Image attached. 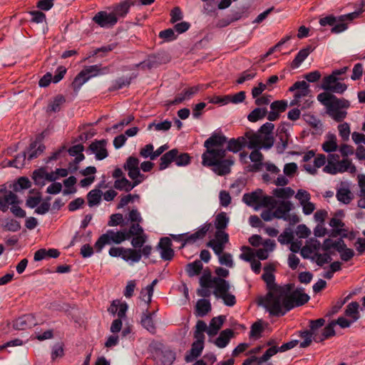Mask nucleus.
I'll return each mask as SVG.
<instances>
[{"mask_svg":"<svg viewBox=\"0 0 365 365\" xmlns=\"http://www.w3.org/2000/svg\"><path fill=\"white\" fill-rule=\"evenodd\" d=\"M294 286L287 284L269 292L262 300V304L272 315L282 316L295 307L307 303L309 297L303 289L293 290Z\"/></svg>","mask_w":365,"mask_h":365,"instance_id":"nucleus-1","label":"nucleus"},{"mask_svg":"<svg viewBox=\"0 0 365 365\" xmlns=\"http://www.w3.org/2000/svg\"><path fill=\"white\" fill-rule=\"evenodd\" d=\"M200 284L202 288H214L213 294L222 299L226 306L233 307L236 304L235 295L230 292L231 286L225 279L212 277L210 273L203 274L200 278Z\"/></svg>","mask_w":365,"mask_h":365,"instance_id":"nucleus-2","label":"nucleus"},{"mask_svg":"<svg viewBox=\"0 0 365 365\" xmlns=\"http://www.w3.org/2000/svg\"><path fill=\"white\" fill-rule=\"evenodd\" d=\"M317 100L327 108V114L337 122L342 121L346 116V111L350 106L349 101L338 98L333 94L324 92L317 96Z\"/></svg>","mask_w":365,"mask_h":365,"instance_id":"nucleus-3","label":"nucleus"},{"mask_svg":"<svg viewBox=\"0 0 365 365\" xmlns=\"http://www.w3.org/2000/svg\"><path fill=\"white\" fill-rule=\"evenodd\" d=\"M228 223L229 217L225 212H222L215 217V227L217 230L215 237L207 243V246L217 253L222 250L223 243H227L229 241V235L224 231Z\"/></svg>","mask_w":365,"mask_h":365,"instance_id":"nucleus-4","label":"nucleus"},{"mask_svg":"<svg viewBox=\"0 0 365 365\" xmlns=\"http://www.w3.org/2000/svg\"><path fill=\"white\" fill-rule=\"evenodd\" d=\"M0 210L6 212L9 206L11 212L17 217L23 218L26 216V212L19 207L20 200L17 195L11 190H7L4 186L0 189Z\"/></svg>","mask_w":365,"mask_h":365,"instance_id":"nucleus-5","label":"nucleus"},{"mask_svg":"<svg viewBox=\"0 0 365 365\" xmlns=\"http://www.w3.org/2000/svg\"><path fill=\"white\" fill-rule=\"evenodd\" d=\"M242 201L249 206L255 207L256 210L259 207L274 208L277 205V200L272 196L264 195L261 189L244 194Z\"/></svg>","mask_w":365,"mask_h":365,"instance_id":"nucleus-6","label":"nucleus"},{"mask_svg":"<svg viewBox=\"0 0 365 365\" xmlns=\"http://www.w3.org/2000/svg\"><path fill=\"white\" fill-rule=\"evenodd\" d=\"M348 70V67L345 66L340 69H336L332 71L331 74L325 76L322 79L321 88L324 91H329L333 93H342L346 88L347 86L344 83L339 82V80H342L339 76L344 74Z\"/></svg>","mask_w":365,"mask_h":365,"instance_id":"nucleus-7","label":"nucleus"},{"mask_svg":"<svg viewBox=\"0 0 365 365\" xmlns=\"http://www.w3.org/2000/svg\"><path fill=\"white\" fill-rule=\"evenodd\" d=\"M126 240H128L127 229H123L117 232L109 230L98 239L94 247L96 249V251L100 252L106 245H109L112 242L120 244Z\"/></svg>","mask_w":365,"mask_h":365,"instance_id":"nucleus-8","label":"nucleus"},{"mask_svg":"<svg viewBox=\"0 0 365 365\" xmlns=\"http://www.w3.org/2000/svg\"><path fill=\"white\" fill-rule=\"evenodd\" d=\"M108 252L111 257H120L130 264L137 263L140 260V252L135 249L113 247Z\"/></svg>","mask_w":365,"mask_h":365,"instance_id":"nucleus-9","label":"nucleus"},{"mask_svg":"<svg viewBox=\"0 0 365 365\" xmlns=\"http://www.w3.org/2000/svg\"><path fill=\"white\" fill-rule=\"evenodd\" d=\"M323 170L327 173L335 175L339 173H342L345 172L355 173L356 169L350 160L344 158L335 163H331V162L327 163L324 167Z\"/></svg>","mask_w":365,"mask_h":365,"instance_id":"nucleus-10","label":"nucleus"},{"mask_svg":"<svg viewBox=\"0 0 365 365\" xmlns=\"http://www.w3.org/2000/svg\"><path fill=\"white\" fill-rule=\"evenodd\" d=\"M292 203L290 201H277V205L274 207L275 208L274 210L275 218L282 219L284 221L293 222L294 223L298 222L299 217L297 215L291 216L289 215V212L292 209Z\"/></svg>","mask_w":365,"mask_h":365,"instance_id":"nucleus-11","label":"nucleus"},{"mask_svg":"<svg viewBox=\"0 0 365 365\" xmlns=\"http://www.w3.org/2000/svg\"><path fill=\"white\" fill-rule=\"evenodd\" d=\"M226 155V150L223 148H206L202 155V164L204 166L211 167L219 160L223 159Z\"/></svg>","mask_w":365,"mask_h":365,"instance_id":"nucleus-12","label":"nucleus"},{"mask_svg":"<svg viewBox=\"0 0 365 365\" xmlns=\"http://www.w3.org/2000/svg\"><path fill=\"white\" fill-rule=\"evenodd\" d=\"M139 160L133 156H130L124 164V169L128 171V175L131 180H138L143 182L145 176L140 173L139 168Z\"/></svg>","mask_w":365,"mask_h":365,"instance_id":"nucleus-13","label":"nucleus"},{"mask_svg":"<svg viewBox=\"0 0 365 365\" xmlns=\"http://www.w3.org/2000/svg\"><path fill=\"white\" fill-rule=\"evenodd\" d=\"M93 21L103 28L113 27L118 22V17L113 13L99 11L93 18Z\"/></svg>","mask_w":365,"mask_h":365,"instance_id":"nucleus-14","label":"nucleus"},{"mask_svg":"<svg viewBox=\"0 0 365 365\" xmlns=\"http://www.w3.org/2000/svg\"><path fill=\"white\" fill-rule=\"evenodd\" d=\"M171 240L168 237H162L157 246L160 257L165 261H170L174 257Z\"/></svg>","mask_w":365,"mask_h":365,"instance_id":"nucleus-15","label":"nucleus"},{"mask_svg":"<svg viewBox=\"0 0 365 365\" xmlns=\"http://www.w3.org/2000/svg\"><path fill=\"white\" fill-rule=\"evenodd\" d=\"M245 138V140L247 139V144L245 143V145L249 149L264 148L265 141L262 133L250 130L246 132Z\"/></svg>","mask_w":365,"mask_h":365,"instance_id":"nucleus-16","label":"nucleus"},{"mask_svg":"<svg viewBox=\"0 0 365 365\" xmlns=\"http://www.w3.org/2000/svg\"><path fill=\"white\" fill-rule=\"evenodd\" d=\"M210 227L211 223H205L199 227L195 232L192 234L186 233V237L185 238L181 247H184L187 244H193L197 240L203 239Z\"/></svg>","mask_w":365,"mask_h":365,"instance_id":"nucleus-17","label":"nucleus"},{"mask_svg":"<svg viewBox=\"0 0 365 365\" xmlns=\"http://www.w3.org/2000/svg\"><path fill=\"white\" fill-rule=\"evenodd\" d=\"M37 324V321L34 314H24L14 322V328L18 330L30 329Z\"/></svg>","mask_w":365,"mask_h":365,"instance_id":"nucleus-18","label":"nucleus"},{"mask_svg":"<svg viewBox=\"0 0 365 365\" xmlns=\"http://www.w3.org/2000/svg\"><path fill=\"white\" fill-rule=\"evenodd\" d=\"M274 128V125L272 123H266L263 124L259 130L258 133H262V137L264 138V148L269 149L272 147L274 144V138L272 135V130Z\"/></svg>","mask_w":365,"mask_h":365,"instance_id":"nucleus-19","label":"nucleus"},{"mask_svg":"<svg viewBox=\"0 0 365 365\" xmlns=\"http://www.w3.org/2000/svg\"><path fill=\"white\" fill-rule=\"evenodd\" d=\"M89 150L96 155V158L98 160H103L108 156L106 141L105 140L93 142L89 146Z\"/></svg>","mask_w":365,"mask_h":365,"instance_id":"nucleus-20","label":"nucleus"},{"mask_svg":"<svg viewBox=\"0 0 365 365\" xmlns=\"http://www.w3.org/2000/svg\"><path fill=\"white\" fill-rule=\"evenodd\" d=\"M200 90L199 86H195L184 89L180 93H178L174 100L170 103L171 105H177L185 101L190 99Z\"/></svg>","mask_w":365,"mask_h":365,"instance_id":"nucleus-21","label":"nucleus"},{"mask_svg":"<svg viewBox=\"0 0 365 365\" xmlns=\"http://www.w3.org/2000/svg\"><path fill=\"white\" fill-rule=\"evenodd\" d=\"M312 103V97L309 95V93L307 94V96L294 95V98L290 102V106H297L300 110H305L309 108Z\"/></svg>","mask_w":365,"mask_h":365,"instance_id":"nucleus-22","label":"nucleus"},{"mask_svg":"<svg viewBox=\"0 0 365 365\" xmlns=\"http://www.w3.org/2000/svg\"><path fill=\"white\" fill-rule=\"evenodd\" d=\"M46 147L42 143L41 139L40 138H36L34 142H32L28 149V160H31L34 158H38L41 155L43 151L45 150Z\"/></svg>","mask_w":365,"mask_h":365,"instance_id":"nucleus-23","label":"nucleus"},{"mask_svg":"<svg viewBox=\"0 0 365 365\" xmlns=\"http://www.w3.org/2000/svg\"><path fill=\"white\" fill-rule=\"evenodd\" d=\"M234 161L230 159H222L212 165V170L218 175H225L230 172V167Z\"/></svg>","mask_w":365,"mask_h":365,"instance_id":"nucleus-24","label":"nucleus"},{"mask_svg":"<svg viewBox=\"0 0 365 365\" xmlns=\"http://www.w3.org/2000/svg\"><path fill=\"white\" fill-rule=\"evenodd\" d=\"M227 138L221 134L213 133L205 143L204 146L206 148H222L221 147L226 143Z\"/></svg>","mask_w":365,"mask_h":365,"instance_id":"nucleus-25","label":"nucleus"},{"mask_svg":"<svg viewBox=\"0 0 365 365\" xmlns=\"http://www.w3.org/2000/svg\"><path fill=\"white\" fill-rule=\"evenodd\" d=\"M133 182H130L127 178H122L117 179L114 182V187L118 190H124L125 192L131 191L135 187L140 184V180H132Z\"/></svg>","mask_w":365,"mask_h":365,"instance_id":"nucleus-26","label":"nucleus"},{"mask_svg":"<svg viewBox=\"0 0 365 365\" xmlns=\"http://www.w3.org/2000/svg\"><path fill=\"white\" fill-rule=\"evenodd\" d=\"M60 255V252L56 249H40L37 250L34 257V259L36 262H38L43 259L48 258H57Z\"/></svg>","mask_w":365,"mask_h":365,"instance_id":"nucleus-27","label":"nucleus"},{"mask_svg":"<svg viewBox=\"0 0 365 365\" xmlns=\"http://www.w3.org/2000/svg\"><path fill=\"white\" fill-rule=\"evenodd\" d=\"M314 48L311 46L301 49L291 63L292 68H298L307 56L313 51Z\"/></svg>","mask_w":365,"mask_h":365,"instance_id":"nucleus-28","label":"nucleus"},{"mask_svg":"<svg viewBox=\"0 0 365 365\" xmlns=\"http://www.w3.org/2000/svg\"><path fill=\"white\" fill-rule=\"evenodd\" d=\"M211 304L208 299H199L195 306V315L203 317L211 311Z\"/></svg>","mask_w":365,"mask_h":365,"instance_id":"nucleus-29","label":"nucleus"},{"mask_svg":"<svg viewBox=\"0 0 365 365\" xmlns=\"http://www.w3.org/2000/svg\"><path fill=\"white\" fill-rule=\"evenodd\" d=\"M326 163V156L324 154H319L314 160V165L307 163L304 168L310 174H315L317 168L323 166Z\"/></svg>","mask_w":365,"mask_h":365,"instance_id":"nucleus-30","label":"nucleus"},{"mask_svg":"<svg viewBox=\"0 0 365 365\" xmlns=\"http://www.w3.org/2000/svg\"><path fill=\"white\" fill-rule=\"evenodd\" d=\"M177 149L174 148L163 155L160 159L159 169L160 170L166 169L171 163H175V158L176 157Z\"/></svg>","mask_w":365,"mask_h":365,"instance_id":"nucleus-31","label":"nucleus"},{"mask_svg":"<svg viewBox=\"0 0 365 365\" xmlns=\"http://www.w3.org/2000/svg\"><path fill=\"white\" fill-rule=\"evenodd\" d=\"M107 71V68H101V65H93L86 66L81 71L89 80L93 77L104 74Z\"/></svg>","mask_w":365,"mask_h":365,"instance_id":"nucleus-32","label":"nucleus"},{"mask_svg":"<svg viewBox=\"0 0 365 365\" xmlns=\"http://www.w3.org/2000/svg\"><path fill=\"white\" fill-rule=\"evenodd\" d=\"M336 322L334 321L329 323L323 329L321 330L319 336H317L315 338L316 342H321L325 339L335 335L334 327Z\"/></svg>","mask_w":365,"mask_h":365,"instance_id":"nucleus-33","label":"nucleus"},{"mask_svg":"<svg viewBox=\"0 0 365 365\" xmlns=\"http://www.w3.org/2000/svg\"><path fill=\"white\" fill-rule=\"evenodd\" d=\"M135 4V1L133 0H125L124 1L119 4L114 9V14L115 16L123 18L129 12L130 6Z\"/></svg>","mask_w":365,"mask_h":365,"instance_id":"nucleus-34","label":"nucleus"},{"mask_svg":"<svg viewBox=\"0 0 365 365\" xmlns=\"http://www.w3.org/2000/svg\"><path fill=\"white\" fill-rule=\"evenodd\" d=\"M233 336V331L227 329L221 331L219 336L215 340V345L219 348H225Z\"/></svg>","mask_w":365,"mask_h":365,"instance_id":"nucleus-35","label":"nucleus"},{"mask_svg":"<svg viewBox=\"0 0 365 365\" xmlns=\"http://www.w3.org/2000/svg\"><path fill=\"white\" fill-rule=\"evenodd\" d=\"M336 199L343 204L348 205L353 199V195L349 187H340L336 194Z\"/></svg>","mask_w":365,"mask_h":365,"instance_id":"nucleus-36","label":"nucleus"},{"mask_svg":"<svg viewBox=\"0 0 365 365\" xmlns=\"http://www.w3.org/2000/svg\"><path fill=\"white\" fill-rule=\"evenodd\" d=\"M344 313L346 317L352 319V322H356L360 318L359 304L351 302L346 306Z\"/></svg>","mask_w":365,"mask_h":365,"instance_id":"nucleus-37","label":"nucleus"},{"mask_svg":"<svg viewBox=\"0 0 365 365\" xmlns=\"http://www.w3.org/2000/svg\"><path fill=\"white\" fill-rule=\"evenodd\" d=\"M225 318L222 316L214 317L211 319L207 334L209 336H215L217 334L224 323Z\"/></svg>","mask_w":365,"mask_h":365,"instance_id":"nucleus-38","label":"nucleus"},{"mask_svg":"<svg viewBox=\"0 0 365 365\" xmlns=\"http://www.w3.org/2000/svg\"><path fill=\"white\" fill-rule=\"evenodd\" d=\"M289 91H297L294 95L307 96L310 93L308 83L304 81H297L289 88Z\"/></svg>","mask_w":365,"mask_h":365,"instance_id":"nucleus-39","label":"nucleus"},{"mask_svg":"<svg viewBox=\"0 0 365 365\" xmlns=\"http://www.w3.org/2000/svg\"><path fill=\"white\" fill-rule=\"evenodd\" d=\"M203 348L204 344L198 342H193L189 354L185 356V361L187 362L192 361L201 354Z\"/></svg>","mask_w":365,"mask_h":365,"instance_id":"nucleus-40","label":"nucleus"},{"mask_svg":"<svg viewBox=\"0 0 365 365\" xmlns=\"http://www.w3.org/2000/svg\"><path fill=\"white\" fill-rule=\"evenodd\" d=\"M153 313L148 312V310H146V312L143 313L141 317V324L148 331L154 334L155 331V326L153 320Z\"/></svg>","mask_w":365,"mask_h":365,"instance_id":"nucleus-41","label":"nucleus"},{"mask_svg":"<svg viewBox=\"0 0 365 365\" xmlns=\"http://www.w3.org/2000/svg\"><path fill=\"white\" fill-rule=\"evenodd\" d=\"M245 138L244 137L237 139L232 138L228 141L227 150L233 153H237L245 146Z\"/></svg>","mask_w":365,"mask_h":365,"instance_id":"nucleus-42","label":"nucleus"},{"mask_svg":"<svg viewBox=\"0 0 365 365\" xmlns=\"http://www.w3.org/2000/svg\"><path fill=\"white\" fill-rule=\"evenodd\" d=\"M102 195L103 193L99 188L91 190L87 195L89 207L98 205L101 202Z\"/></svg>","mask_w":365,"mask_h":365,"instance_id":"nucleus-43","label":"nucleus"},{"mask_svg":"<svg viewBox=\"0 0 365 365\" xmlns=\"http://www.w3.org/2000/svg\"><path fill=\"white\" fill-rule=\"evenodd\" d=\"M226 244L227 243H223L222 250L219 253H217L215 251L213 252L218 256L219 262L221 264L225 265L228 267H232L234 263L232 255L230 253H223Z\"/></svg>","mask_w":365,"mask_h":365,"instance_id":"nucleus-44","label":"nucleus"},{"mask_svg":"<svg viewBox=\"0 0 365 365\" xmlns=\"http://www.w3.org/2000/svg\"><path fill=\"white\" fill-rule=\"evenodd\" d=\"M337 148L336 137L334 134H329L327 140L322 144V149L326 153L335 151Z\"/></svg>","mask_w":365,"mask_h":365,"instance_id":"nucleus-45","label":"nucleus"},{"mask_svg":"<svg viewBox=\"0 0 365 365\" xmlns=\"http://www.w3.org/2000/svg\"><path fill=\"white\" fill-rule=\"evenodd\" d=\"M66 100L65 98L61 96L58 95L56 96L53 101H51L46 111L48 113L53 112L56 113L58 112L61 110V106L65 103Z\"/></svg>","mask_w":365,"mask_h":365,"instance_id":"nucleus-46","label":"nucleus"},{"mask_svg":"<svg viewBox=\"0 0 365 365\" xmlns=\"http://www.w3.org/2000/svg\"><path fill=\"white\" fill-rule=\"evenodd\" d=\"M26 161V153L24 152L19 154L16 158L11 160H7L4 162V166L14 167L16 168H21L24 165Z\"/></svg>","mask_w":365,"mask_h":365,"instance_id":"nucleus-47","label":"nucleus"},{"mask_svg":"<svg viewBox=\"0 0 365 365\" xmlns=\"http://www.w3.org/2000/svg\"><path fill=\"white\" fill-rule=\"evenodd\" d=\"M267 113L266 108H256L247 116V119L250 122H257L264 118Z\"/></svg>","mask_w":365,"mask_h":365,"instance_id":"nucleus-48","label":"nucleus"},{"mask_svg":"<svg viewBox=\"0 0 365 365\" xmlns=\"http://www.w3.org/2000/svg\"><path fill=\"white\" fill-rule=\"evenodd\" d=\"M83 151V146L81 144L73 145L68 150L70 155L76 157L74 160L76 163H79L84 159V155L82 153Z\"/></svg>","mask_w":365,"mask_h":365,"instance_id":"nucleus-49","label":"nucleus"},{"mask_svg":"<svg viewBox=\"0 0 365 365\" xmlns=\"http://www.w3.org/2000/svg\"><path fill=\"white\" fill-rule=\"evenodd\" d=\"M257 75V70L253 68H250L242 73H241L236 82L237 84H242L245 81H250L253 79Z\"/></svg>","mask_w":365,"mask_h":365,"instance_id":"nucleus-50","label":"nucleus"},{"mask_svg":"<svg viewBox=\"0 0 365 365\" xmlns=\"http://www.w3.org/2000/svg\"><path fill=\"white\" fill-rule=\"evenodd\" d=\"M202 269V264L200 260H195L189 263L186 267V272L190 277L198 275Z\"/></svg>","mask_w":365,"mask_h":365,"instance_id":"nucleus-51","label":"nucleus"},{"mask_svg":"<svg viewBox=\"0 0 365 365\" xmlns=\"http://www.w3.org/2000/svg\"><path fill=\"white\" fill-rule=\"evenodd\" d=\"M272 194L278 198L288 199L294 195V191L291 187H286L274 189Z\"/></svg>","mask_w":365,"mask_h":365,"instance_id":"nucleus-52","label":"nucleus"},{"mask_svg":"<svg viewBox=\"0 0 365 365\" xmlns=\"http://www.w3.org/2000/svg\"><path fill=\"white\" fill-rule=\"evenodd\" d=\"M325 320L323 318H320L316 320H311L309 322V328L312 334H314V341L317 336H319L321 331L320 329L324 325Z\"/></svg>","mask_w":365,"mask_h":365,"instance_id":"nucleus-53","label":"nucleus"},{"mask_svg":"<svg viewBox=\"0 0 365 365\" xmlns=\"http://www.w3.org/2000/svg\"><path fill=\"white\" fill-rule=\"evenodd\" d=\"M250 160L254 163L253 168L255 170H259L262 165L263 155L256 148L250 153L249 156Z\"/></svg>","mask_w":365,"mask_h":365,"instance_id":"nucleus-54","label":"nucleus"},{"mask_svg":"<svg viewBox=\"0 0 365 365\" xmlns=\"http://www.w3.org/2000/svg\"><path fill=\"white\" fill-rule=\"evenodd\" d=\"M191 158L188 153H180L177 149L176 157L175 158V163L178 166H186L190 164Z\"/></svg>","mask_w":365,"mask_h":365,"instance_id":"nucleus-55","label":"nucleus"},{"mask_svg":"<svg viewBox=\"0 0 365 365\" xmlns=\"http://www.w3.org/2000/svg\"><path fill=\"white\" fill-rule=\"evenodd\" d=\"M88 81L86 76L84 75V73L81 71L74 78L73 81L72 82V87L74 90V91L78 92L81 86L86 83Z\"/></svg>","mask_w":365,"mask_h":365,"instance_id":"nucleus-56","label":"nucleus"},{"mask_svg":"<svg viewBox=\"0 0 365 365\" xmlns=\"http://www.w3.org/2000/svg\"><path fill=\"white\" fill-rule=\"evenodd\" d=\"M4 229L8 231L16 232L21 229L20 223L14 219H6L1 224Z\"/></svg>","mask_w":365,"mask_h":365,"instance_id":"nucleus-57","label":"nucleus"},{"mask_svg":"<svg viewBox=\"0 0 365 365\" xmlns=\"http://www.w3.org/2000/svg\"><path fill=\"white\" fill-rule=\"evenodd\" d=\"M33 179L35 184L38 185H43L46 180V171L43 168L36 170L33 173Z\"/></svg>","mask_w":365,"mask_h":365,"instance_id":"nucleus-58","label":"nucleus"},{"mask_svg":"<svg viewBox=\"0 0 365 365\" xmlns=\"http://www.w3.org/2000/svg\"><path fill=\"white\" fill-rule=\"evenodd\" d=\"M303 119L312 128L318 129L321 128L322 124L321 120L318 119L316 116L311 113H305L303 115Z\"/></svg>","mask_w":365,"mask_h":365,"instance_id":"nucleus-59","label":"nucleus"},{"mask_svg":"<svg viewBox=\"0 0 365 365\" xmlns=\"http://www.w3.org/2000/svg\"><path fill=\"white\" fill-rule=\"evenodd\" d=\"M171 125H172L171 121H170L168 120H165L163 122L158 123H155L153 122L148 125V129L151 130L153 128H154L155 130L157 131H160V130L167 131L171 128Z\"/></svg>","mask_w":365,"mask_h":365,"instance_id":"nucleus-60","label":"nucleus"},{"mask_svg":"<svg viewBox=\"0 0 365 365\" xmlns=\"http://www.w3.org/2000/svg\"><path fill=\"white\" fill-rule=\"evenodd\" d=\"M246 97L245 91H240L234 95H226L227 104L230 103L238 104L242 103Z\"/></svg>","mask_w":365,"mask_h":365,"instance_id":"nucleus-61","label":"nucleus"},{"mask_svg":"<svg viewBox=\"0 0 365 365\" xmlns=\"http://www.w3.org/2000/svg\"><path fill=\"white\" fill-rule=\"evenodd\" d=\"M175 359V354L172 351H165L162 353L160 361L162 365H172Z\"/></svg>","mask_w":365,"mask_h":365,"instance_id":"nucleus-62","label":"nucleus"},{"mask_svg":"<svg viewBox=\"0 0 365 365\" xmlns=\"http://www.w3.org/2000/svg\"><path fill=\"white\" fill-rule=\"evenodd\" d=\"M295 198L299 201L300 205L307 203L311 200V195L305 190H299L295 195Z\"/></svg>","mask_w":365,"mask_h":365,"instance_id":"nucleus-63","label":"nucleus"},{"mask_svg":"<svg viewBox=\"0 0 365 365\" xmlns=\"http://www.w3.org/2000/svg\"><path fill=\"white\" fill-rule=\"evenodd\" d=\"M147 240V235L145 234H141L139 235H135L131 240V245L134 247L133 249L138 250L143 246Z\"/></svg>","mask_w":365,"mask_h":365,"instance_id":"nucleus-64","label":"nucleus"}]
</instances>
